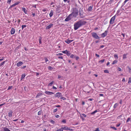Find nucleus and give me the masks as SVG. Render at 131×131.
<instances>
[{
    "label": "nucleus",
    "instance_id": "1",
    "mask_svg": "<svg viewBox=\"0 0 131 131\" xmlns=\"http://www.w3.org/2000/svg\"><path fill=\"white\" fill-rule=\"evenodd\" d=\"M79 11L78 9L76 8H73L72 9V12L70 14L72 17L76 18L78 15Z\"/></svg>",
    "mask_w": 131,
    "mask_h": 131
},
{
    "label": "nucleus",
    "instance_id": "2",
    "mask_svg": "<svg viewBox=\"0 0 131 131\" xmlns=\"http://www.w3.org/2000/svg\"><path fill=\"white\" fill-rule=\"evenodd\" d=\"M82 24V23L80 21L78 22L77 23L74 24V29L75 30L77 29L79 27L81 26Z\"/></svg>",
    "mask_w": 131,
    "mask_h": 131
},
{
    "label": "nucleus",
    "instance_id": "3",
    "mask_svg": "<svg viewBox=\"0 0 131 131\" xmlns=\"http://www.w3.org/2000/svg\"><path fill=\"white\" fill-rule=\"evenodd\" d=\"M92 36L94 38L97 39H99L100 37L97 35L96 33L95 32H93L92 33Z\"/></svg>",
    "mask_w": 131,
    "mask_h": 131
},
{
    "label": "nucleus",
    "instance_id": "4",
    "mask_svg": "<svg viewBox=\"0 0 131 131\" xmlns=\"http://www.w3.org/2000/svg\"><path fill=\"white\" fill-rule=\"evenodd\" d=\"M115 18V15L111 18L110 21V24H113L114 23Z\"/></svg>",
    "mask_w": 131,
    "mask_h": 131
},
{
    "label": "nucleus",
    "instance_id": "5",
    "mask_svg": "<svg viewBox=\"0 0 131 131\" xmlns=\"http://www.w3.org/2000/svg\"><path fill=\"white\" fill-rule=\"evenodd\" d=\"M72 16L70 14H69L68 17L65 19V21H68L71 20L72 18Z\"/></svg>",
    "mask_w": 131,
    "mask_h": 131
},
{
    "label": "nucleus",
    "instance_id": "6",
    "mask_svg": "<svg viewBox=\"0 0 131 131\" xmlns=\"http://www.w3.org/2000/svg\"><path fill=\"white\" fill-rule=\"evenodd\" d=\"M108 30H107L105 31L104 32L101 34V36L102 37H105L107 34Z\"/></svg>",
    "mask_w": 131,
    "mask_h": 131
},
{
    "label": "nucleus",
    "instance_id": "7",
    "mask_svg": "<svg viewBox=\"0 0 131 131\" xmlns=\"http://www.w3.org/2000/svg\"><path fill=\"white\" fill-rule=\"evenodd\" d=\"M61 95V94L60 92H57L54 95V96L56 97H57L59 98Z\"/></svg>",
    "mask_w": 131,
    "mask_h": 131
},
{
    "label": "nucleus",
    "instance_id": "8",
    "mask_svg": "<svg viewBox=\"0 0 131 131\" xmlns=\"http://www.w3.org/2000/svg\"><path fill=\"white\" fill-rule=\"evenodd\" d=\"M45 93L48 95H51L52 94H54V93L53 92H50L48 91H46L45 92Z\"/></svg>",
    "mask_w": 131,
    "mask_h": 131
},
{
    "label": "nucleus",
    "instance_id": "9",
    "mask_svg": "<svg viewBox=\"0 0 131 131\" xmlns=\"http://www.w3.org/2000/svg\"><path fill=\"white\" fill-rule=\"evenodd\" d=\"M15 29L13 28H12L10 30V34L11 35H13L14 34L15 32Z\"/></svg>",
    "mask_w": 131,
    "mask_h": 131
},
{
    "label": "nucleus",
    "instance_id": "10",
    "mask_svg": "<svg viewBox=\"0 0 131 131\" xmlns=\"http://www.w3.org/2000/svg\"><path fill=\"white\" fill-rule=\"evenodd\" d=\"M53 26L52 24H50V25L47 26L46 28V29L47 30L48 29L50 28L51 27H52Z\"/></svg>",
    "mask_w": 131,
    "mask_h": 131
},
{
    "label": "nucleus",
    "instance_id": "11",
    "mask_svg": "<svg viewBox=\"0 0 131 131\" xmlns=\"http://www.w3.org/2000/svg\"><path fill=\"white\" fill-rule=\"evenodd\" d=\"M23 63L22 62L19 61V62L17 63L16 65L18 67H19L22 65Z\"/></svg>",
    "mask_w": 131,
    "mask_h": 131
},
{
    "label": "nucleus",
    "instance_id": "12",
    "mask_svg": "<svg viewBox=\"0 0 131 131\" xmlns=\"http://www.w3.org/2000/svg\"><path fill=\"white\" fill-rule=\"evenodd\" d=\"M73 41V40H69L68 39L66 40H65V42L69 44Z\"/></svg>",
    "mask_w": 131,
    "mask_h": 131
},
{
    "label": "nucleus",
    "instance_id": "13",
    "mask_svg": "<svg viewBox=\"0 0 131 131\" xmlns=\"http://www.w3.org/2000/svg\"><path fill=\"white\" fill-rule=\"evenodd\" d=\"M21 9L22 10L25 14H27V11L25 8L24 7H22Z\"/></svg>",
    "mask_w": 131,
    "mask_h": 131
},
{
    "label": "nucleus",
    "instance_id": "14",
    "mask_svg": "<svg viewBox=\"0 0 131 131\" xmlns=\"http://www.w3.org/2000/svg\"><path fill=\"white\" fill-rule=\"evenodd\" d=\"M12 112L11 111H9L8 113V116L9 117H11L12 116Z\"/></svg>",
    "mask_w": 131,
    "mask_h": 131
},
{
    "label": "nucleus",
    "instance_id": "15",
    "mask_svg": "<svg viewBox=\"0 0 131 131\" xmlns=\"http://www.w3.org/2000/svg\"><path fill=\"white\" fill-rule=\"evenodd\" d=\"M20 2L18 1L14 3V4H13L12 5V6L13 7H14L16 5H18V4L19 3H20Z\"/></svg>",
    "mask_w": 131,
    "mask_h": 131
},
{
    "label": "nucleus",
    "instance_id": "16",
    "mask_svg": "<svg viewBox=\"0 0 131 131\" xmlns=\"http://www.w3.org/2000/svg\"><path fill=\"white\" fill-rule=\"evenodd\" d=\"M93 6L92 5L90 6L88 8V11H91L93 8Z\"/></svg>",
    "mask_w": 131,
    "mask_h": 131
},
{
    "label": "nucleus",
    "instance_id": "17",
    "mask_svg": "<svg viewBox=\"0 0 131 131\" xmlns=\"http://www.w3.org/2000/svg\"><path fill=\"white\" fill-rule=\"evenodd\" d=\"M53 13V11L52 10H51L49 14L50 17H51L52 16Z\"/></svg>",
    "mask_w": 131,
    "mask_h": 131
},
{
    "label": "nucleus",
    "instance_id": "18",
    "mask_svg": "<svg viewBox=\"0 0 131 131\" xmlns=\"http://www.w3.org/2000/svg\"><path fill=\"white\" fill-rule=\"evenodd\" d=\"M7 61L5 60L2 62L0 64V67L4 65L5 63Z\"/></svg>",
    "mask_w": 131,
    "mask_h": 131
},
{
    "label": "nucleus",
    "instance_id": "19",
    "mask_svg": "<svg viewBox=\"0 0 131 131\" xmlns=\"http://www.w3.org/2000/svg\"><path fill=\"white\" fill-rule=\"evenodd\" d=\"M25 74L24 73L23 74L21 75V80H22L25 78Z\"/></svg>",
    "mask_w": 131,
    "mask_h": 131
},
{
    "label": "nucleus",
    "instance_id": "20",
    "mask_svg": "<svg viewBox=\"0 0 131 131\" xmlns=\"http://www.w3.org/2000/svg\"><path fill=\"white\" fill-rule=\"evenodd\" d=\"M53 83L54 81H52L48 84V86H52V84H53Z\"/></svg>",
    "mask_w": 131,
    "mask_h": 131
},
{
    "label": "nucleus",
    "instance_id": "21",
    "mask_svg": "<svg viewBox=\"0 0 131 131\" xmlns=\"http://www.w3.org/2000/svg\"><path fill=\"white\" fill-rule=\"evenodd\" d=\"M42 95V94L41 93H38L36 97V98H38V97L39 96H41V95Z\"/></svg>",
    "mask_w": 131,
    "mask_h": 131
},
{
    "label": "nucleus",
    "instance_id": "22",
    "mask_svg": "<svg viewBox=\"0 0 131 131\" xmlns=\"http://www.w3.org/2000/svg\"><path fill=\"white\" fill-rule=\"evenodd\" d=\"M127 55V54H124L123 55V59H125L127 58V57H126V56Z\"/></svg>",
    "mask_w": 131,
    "mask_h": 131
},
{
    "label": "nucleus",
    "instance_id": "23",
    "mask_svg": "<svg viewBox=\"0 0 131 131\" xmlns=\"http://www.w3.org/2000/svg\"><path fill=\"white\" fill-rule=\"evenodd\" d=\"M41 39H42L41 37H39V43L40 44H41V43H42Z\"/></svg>",
    "mask_w": 131,
    "mask_h": 131
},
{
    "label": "nucleus",
    "instance_id": "24",
    "mask_svg": "<svg viewBox=\"0 0 131 131\" xmlns=\"http://www.w3.org/2000/svg\"><path fill=\"white\" fill-rule=\"evenodd\" d=\"M97 110H95V111H94V112L91 113V115H94V114L95 113L97 112Z\"/></svg>",
    "mask_w": 131,
    "mask_h": 131
},
{
    "label": "nucleus",
    "instance_id": "25",
    "mask_svg": "<svg viewBox=\"0 0 131 131\" xmlns=\"http://www.w3.org/2000/svg\"><path fill=\"white\" fill-rule=\"evenodd\" d=\"M3 131H10V130L7 128H4Z\"/></svg>",
    "mask_w": 131,
    "mask_h": 131
},
{
    "label": "nucleus",
    "instance_id": "26",
    "mask_svg": "<svg viewBox=\"0 0 131 131\" xmlns=\"http://www.w3.org/2000/svg\"><path fill=\"white\" fill-rule=\"evenodd\" d=\"M62 128L63 130H68V127L67 126L65 127H62Z\"/></svg>",
    "mask_w": 131,
    "mask_h": 131
},
{
    "label": "nucleus",
    "instance_id": "27",
    "mask_svg": "<svg viewBox=\"0 0 131 131\" xmlns=\"http://www.w3.org/2000/svg\"><path fill=\"white\" fill-rule=\"evenodd\" d=\"M117 62V60H115L113 61L112 63V64H114L115 63H116Z\"/></svg>",
    "mask_w": 131,
    "mask_h": 131
},
{
    "label": "nucleus",
    "instance_id": "28",
    "mask_svg": "<svg viewBox=\"0 0 131 131\" xmlns=\"http://www.w3.org/2000/svg\"><path fill=\"white\" fill-rule=\"evenodd\" d=\"M66 54L67 56H69L70 55L71 53H70V51H68Z\"/></svg>",
    "mask_w": 131,
    "mask_h": 131
},
{
    "label": "nucleus",
    "instance_id": "29",
    "mask_svg": "<svg viewBox=\"0 0 131 131\" xmlns=\"http://www.w3.org/2000/svg\"><path fill=\"white\" fill-rule=\"evenodd\" d=\"M118 104L117 103H115L113 107L114 108H115L118 106Z\"/></svg>",
    "mask_w": 131,
    "mask_h": 131
},
{
    "label": "nucleus",
    "instance_id": "30",
    "mask_svg": "<svg viewBox=\"0 0 131 131\" xmlns=\"http://www.w3.org/2000/svg\"><path fill=\"white\" fill-rule=\"evenodd\" d=\"M129 121H131V118L130 117H128V118L127 120L126 121L127 123Z\"/></svg>",
    "mask_w": 131,
    "mask_h": 131
},
{
    "label": "nucleus",
    "instance_id": "31",
    "mask_svg": "<svg viewBox=\"0 0 131 131\" xmlns=\"http://www.w3.org/2000/svg\"><path fill=\"white\" fill-rule=\"evenodd\" d=\"M114 57L117 59H118V55L116 54H115L114 55Z\"/></svg>",
    "mask_w": 131,
    "mask_h": 131
},
{
    "label": "nucleus",
    "instance_id": "32",
    "mask_svg": "<svg viewBox=\"0 0 131 131\" xmlns=\"http://www.w3.org/2000/svg\"><path fill=\"white\" fill-rule=\"evenodd\" d=\"M75 56L74 55L72 54L70 56V57L72 58H75Z\"/></svg>",
    "mask_w": 131,
    "mask_h": 131
},
{
    "label": "nucleus",
    "instance_id": "33",
    "mask_svg": "<svg viewBox=\"0 0 131 131\" xmlns=\"http://www.w3.org/2000/svg\"><path fill=\"white\" fill-rule=\"evenodd\" d=\"M26 27V25H23L21 26V28L22 30H23V29Z\"/></svg>",
    "mask_w": 131,
    "mask_h": 131
},
{
    "label": "nucleus",
    "instance_id": "34",
    "mask_svg": "<svg viewBox=\"0 0 131 131\" xmlns=\"http://www.w3.org/2000/svg\"><path fill=\"white\" fill-rule=\"evenodd\" d=\"M105 60L104 59H103V60H100L99 61V62H101V63H102L103 62L105 61Z\"/></svg>",
    "mask_w": 131,
    "mask_h": 131
},
{
    "label": "nucleus",
    "instance_id": "35",
    "mask_svg": "<svg viewBox=\"0 0 131 131\" xmlns=\"http://www.w3.org/2000/svg\"><path fill=\"white\" fill-rule=\"evenodd\" d=\"M131 83V78H129V81L128 82V83Z\"/></svg>",
    "mask_w": 131,
    "mask_h": 131
},
{
    "label": "nucleus",
    "instance_id": "36",
    "mask_svg": "<svg viewBox=\"0 0 131 131\" xmlns=\"http://www.w3.org/2000/svg\"><path fill=\"white\" fill-rule=\"evenodd\" d=\"M11 2V0H8L7 1V3L10 4Z\"/></svg>",
    "mask_w": 131,
    "mask_h": 131
},
{
    "label": "nucleus",
    "instance_id": "37",
    "mask_svg": "<svg viewBox=\"0 0 131 131\" xmlns=\"http://www.w3.org/2000/svg\"><path fill=\"white\" fill-rule=\"evenodd\" d=\"M63 55V54L62 53H59L58 54H56V55H57V56H61Z\"/></svg>",
    "mask_w": 131,
    "mask_h": 131
},
{
    "label": "nucleus",
    "instance_id": "38",
    "mask_svg": "<svg viewBox=\"0 0 131 131\" xmlns=\"http://www.w3.org/2000/svg\"><path fill=\"white\" fill-rule=\"evenodd\" d=\"M104 72L105 73H109V72H108V71L107 70H104Z\"/></svg>",
    "mask_w": 131,
    "mask_h": 131
},
{
    "label": "nucleus",
    "instance_id": "39",
    "mask_svg": "<svg viewBox=\"0 0 131 131\" xmlns=\"http://www.w3.org/2000/svg\"><path fill=\"white\" fill-rule=\"evenodd\" d=\"M41 111H39L38 112V115H40L41 114Z\"/></svg>",
    "mask_w": 131,
    "mask_h": 131
},
{
    "label": "nucleus",
    "instance_id": "40",
    "mask_svg": "<svg viewBox=\"0 0 131 131\" xmlns=\"http://www.w3.org/2000/svg\"><path fill=\"white\" fill-rule=\"evenodd\" d=\"M67 51H68L67 50H66L62 51V52L63 53H64L66 54V53L67 52Z\"/></svg>",
    "mask_w": 131,
    "mask_h": 131
},
{
    "label": "nucleus",
    "instance_id": "41",
    "mask_svg": "<svg viewBox=\"0 0 131 131\" xmlns=\"http://www.w3.org/2000/svg\"><path fill=\"white\" fill-rule=\"evenodd\" d=\"M61 122H62L65 123L66 122V121L65 119H63Z\"/></svg>",
    "mask_w": 131,
    "mask_h": 131
},
{
    "label": "nucleus",
    "instance_id": "42",
    "mask_svg": "<svg viewBox=\"0 0 131 131\" xmlns=\"http://www.w3.org/2000/svg\"><path fill=\"white\" fill-rule=\"evenodd\" d=\"M127 2L126 1H124V2L122 4V7H123V6H124V5L125 4V3L126 2Z\"/></svg>",
    "mask_w": 131,
    "mask_h": 131
},
{
    "label": "nucleus",
    "instance_id": "43",
    "mask_svg": "<svg viewBox=\"0 0 131 131\" xmlns=\"http://www.w3.org/2000/svg\"><path fill=\"white\" fill-rule=\"evenodd\" d=\"M13 87L12 86H9L8 87V90H9L10 89H12V88Z\"/></svg>",
    "mask_w": 131,
    "mask_h": 131
},
{
    "label": "nucleus",
    "instance_id": "44",
    "mask_svg": "<svg viewBox=\"0 0 131 131\" xmlns=\"http://www.w3.org/2000/svg\"><path fill=\"white\" fill-rule=\"evenodd\" d=\"M63 129L62 127L61 128L57 130V131H63Z\"/></svg>",
    "mask_w": 131,
    "mask_h": 131
},
{
    "label": "nucleus",
    "instance_id": "45",
    "mask_svg": "<svg viewBox=\"0 0 131 131\" xmlns=\"http://www.w3.org/2000/svg\"><path fill=\"white\" fill-rule=\"evenodd\" d=\"M68 130H69L71 131H73V129H72L71 128H70L68 127Z\"/></svg>",
    "mask_w": 131,
    "mask_h": 131
},
{
    "label": "nucleus",
    "instance_id": "46",
    "mask_svg": "<svg viewBox=\"0 0 131 131\" xmlns=\"http://www.w3.org/2000/svg\"><path fill=\"white\" fill-rule=\"evenodd\" d=\"M60 99H62L63 100H66V98L65 97H61Z\"/></svg>",
    "mask_w": 131,
    "mask_h": 131
},
{
    "label": "nucleus",
    "instance_id": "47",
    "mask_svg": "<svg viewBox=\"0 0 131 131\" xmlns=\"http://www.w3.org/2000/svg\"><path fill=\"white\" fill-rule=\"evenodd\" d=\"M75 58V59L77 60H78L79 59V57L78 56H75V58Z\"/></svg>",
    "mask_w": 131,
    "mask_h": 131
},
{
    "label": "nucleus",
    "instance_id": "48",
    "mask_svg": "<svg viewBox=\"0 0 131 131\" xmlns=\"http://www.w3.org/2000/svg\"><path fill=\"white\" fill-rule=\"evenodd\" d=\"M111 128L115 130H117V129L114 126L111 127Z\"/></svg>",
    "mask_w": 131,
    "mask_h": 131
},
{
    "label": "nucleus",
    "instance_id": "49",
    "mask_svg": "<svg viewBox=\"0 0 131 131\" xmlns=\"http://www.w3.org/2000/svg\"><path fill=\"white\" fill-rule=\"evenodd\" d=\"M44 59L46 62H47L48 61V58H47L45 57L44 58Z\"/></svg>",
    "mask_w": 131,
    "mask_h": 131
},
{
    "label": "nucleus",
    "instance_id": "50",
    "mask_svg": "<svg viewBox=\"0 0 131 131\" xmlns=\"http://www.w3.org/2000/svg\"><path fill=\"white\" fill-rule=\"evenodd\" d=\"M50 122L52 124H54L55 123L54 121L53 120H51L50 121Z\"/></svg>",
    "mask_w": 131,
    "mask_h": 131
},
{
    "label": "nucleus",
    "instance_id": "51",
    "mask_svg": "<svg viewBox=\"0 0 131 131\" xmlns=\"http://www.w3.org/2000/svg\"><path fill=\"white\" fill-rule=\"evenodd\" d=\"M48 68L49 69L51 70L52 69V67L51 66H49L48 67Z\"/></svg>",
    "mask_w": 131,
    "mask_h": 131
},
{
    "label": "nucleus",
    "instance_id": "52",
    "mask_svg": "<svg viewBox=\"0 0 131 131\" xmlns=\"http://www.w3.org/2000/svg\"><path fill=\"white\" fill-rule=\"evenodd\" d=\"M57 110H58L57 108H55L53 110V112H56Z\"/></svg>",
    "mask_w": 131,
    "mask_h": 131
},
{
    "label": "nucleus",
    "instance_id": "53",
    "mask_svg": "<svg viewBox=\"0 0 131 131\" xmlns=\"http://www.w3.org/2000/svg\"><path fill=\"white\" fill-rule=\"evenodd\" d=\"M122 117V115H121L118 116L117 118L118 119H119V118H121Z\"/></svg>",
    "mask_w": 131,
    "mask_h": 131
},
{
    "label": "nucleus",
    "instance_id": "54",
    "mask_svg": "<svg viewBox=\"0 0 131 131\" xmlns=\"http://www.w3.org/2000/svg\"><path fill=\"white\" fill-rule=\"evenodd\" d=\"M58 58L59 59H63V57H62V56H59L58 57Z\"/></svg>",
    "mask_w": 131,
    "mask_h": 131
},
{
    "label": "nucleus",
    "instance_id": "55",
    "mask_svg": "<svg viewBox=\"0 0 131 131\" xmlns=\"http://www.w3.org/2000/svg\"><path fill=\"white\" fill-rule=\"evenodd\" d=\"M117 70L119 71H121L122 70L119 67L118 68Z\"/></svg>",
    "mask_w": 131,
    "mask_h": 131
},
{
    "label": "nucleus",
    "instance_id": "56",
    "mask_svg": "<svg viewBox=\"0 0 131 131\" xmlns=\"http://www.w3.org/2000/svg\"><path fill=\"white\" fill-rule=\"evenodd\" d=\"M128 71L129 72H131V69L129 67L128 68Z\"/></svg>",
    "mask_w": 131,
    "mask_h": 131
},
{
    "label": "nucleus",
    "instance_id": "57",
    "mask_svg": "<svg viewBox=\"0 0 131 131\" xmlns=\"http://www.w3.org/2000/svg\"><path fill=\"white\" fill-rule=\"evenodd\" d=\"M114 0H111L109 1V3L110 4H111L112 3V2H113Z\"/></svg>",
    "mask_w": 131,
    "mask_h": 131
},
{
    "label": "nucleus",
    "instance_id": "58",
    "mask_svg": "<svg viewBox=\"0 0 131 131\" xmlns=\"http://www.w3.org/2000/svg\"><path fill=\"white\" fill-rule=\"evenodd\" d=\"M86 23V22L85 21H82V25H84Z\"/></svg>",
    "mask_w": 131,
    "mask_h": 131
},
{
    "label": "nucleus",
    "instance_id": "59",
    "mask_svg": "<svg viewBox=\"0 0 131 131\" xmlns=\"http://www.w3.org/2000/svg\"><path fill=\"white\" fill-rule=\"evenodd\" d=\"M99 128H96V130H94V131H99Z\"/></svg>",
    "mask_w": 131,
    "mask_h": 131
},
{
    "label": "nucleus",
    "instance_id": "60",
    "mask_svg": "<svg viewBox=\"0 0 131 131\" xmlns=\"http://www.w3.org/2000/svg\"><path fill=\"white\" fill-rule=\"evenodd\" d=\"M55 116L57 118H58L59 117V116L58 115H57Z\"/></svg>",
    "mask_w": 131,
    "mask_h": 131
},
{
    "label": "nucleus",
    "instance_id": "61",
    "mask_svg": "<svg viewBox=\"0 0 131 131\" xmlns=\"http://www.w3.org/2000/svg\"><path fill=\"white\" fill-rule=\"evenodd\" d=\"M4 59V57H2V58L0 59V62L3 61Z\"/></svg>",
    "mask_w": 131,
    "mask_h": 131
},
{
    "label": "nucleus",
    "instance_id": "62",
    "mask_svg": "<svg viewBox=\"0 0 131 131\" xmlns=\"http://www.w3.org/2000/svg\"><path fill=\"white\" fill-rule=\"evenodd\" d=\"M18 19V21H17V23H18V24H19L20 22L21 21L20 19Z\"/></svg>",
    "mask_w": 131,
    "mask_h": 131
},
{
    "label": "nucleus",
    "instance_id": "63",
    "mask_svg": "<svg viewBox=\"0 0 131 131\" xmlns=\"http://www.w3.org/2000/svg\"><path fill=\"white\" fill-rule=\"evenodd\" d=\"M82 116H83L84 117H85L86 116V115L84 114H82Z\"/></svg>",
    "mask_w": 131,
    "mask_h": 131
},
{
    "label": "nucleus",
    "instance_id": "64",
    "mask_svg": "<svg viewBox=\"0 0 131 131\" xmlns=\"http://www.w3.org/2000/svg\"><path fill=\"white\" fill-rule=\"evenodd\" d=\"M122 100H120V102H119V103L120 104H122Z\"/></svg>",
    "mask_w": 131,
    "mask_h": 131
}]
</instances>
